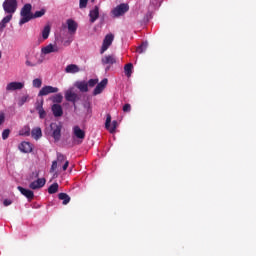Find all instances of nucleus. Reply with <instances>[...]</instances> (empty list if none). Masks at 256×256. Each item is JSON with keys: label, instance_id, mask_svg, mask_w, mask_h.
<instances>
[{"label": "nucleus", "instance_id": "1", "mask_svg": "<svg viewBox=\"0 0 256 256\" xmlns=\"http://www.w3.org/2000/svg\"><path fill=\"white\" fill-rule=\"evenodd\" d=\"M32 9H33V6L31 4H25L22 7L20 11L21 19L19 21V25H23L32 20V16H33Z\"/></svg>", "mask_w": 256, "mask_h": 256}, {"label": "nucleus", "instance_id": "2", "mask_svg": "<svg viewBox=\"0 0 256 256\" xmlns=\"http://www.w3.org/2000/svg\"><path fill=\"white\" fill-rule=\"evenodd\" d=\"M50 128H51L52 137L54 138V140L56 142L60 141L62 137V129H63L62 123H51Z\"/></svg>", "mask_w": 256, "mask_h": 256}, {"label": "nucleus", "instance_id": "3", "mask_svg": "<svg viewBox=\"0 0 256 256\" xmlns=\"http://www.w3.org/2000/svg\"><path fill=\"white\" fill-rule=\"evenodd\" d=\"M3 9L5 13L13 14L18 9V1L17 0H5L3 2Z\"/></svg>", "mask_w": 256, "mask_h": 256}, {"label": "nucleus", "instance_id": "4", "mask_svg": "<svg viewBox=\"0 0 256 256\" xmlns=\"http://www.w3.org/2000/svg\"><path fill=\"white\" fill-rule=\"evenodd\" d=\"M44 62V58L39 53L35 54L30 59L26 60L25 64L28 67H36Z\"/></svg>", "mask_w": 256, "mask_h": 256}, {"label": "nucleus", "instance_id": "5", "mask_svg": "<svg viewBox=\"0 0 256 256\" xmlns=\"http://www.w3.org/2000/svg\"><path fill=\"white\" fill-rule=\"evenodd\" d=\"M129 11V5L128 4H120L116 8H114L111 13L114 17H119L125 15Z\"/></svg>", "mask_w": 256, "mask_h": 256}, {"label": "nucleus", "instance_id": "6", "mask_svg": "<svg viewBox=\"0 0 256 256\" xmlns=\"http://www.w3.org/2000/svg\"><path fill=\"white\" fill-rule=\"evenodd\" d=\"M114 39L115 36L113 34H108L105 36L100 50L101 54H104L110 48V46L113 44Z\"/></svg>", "mask_w": 256, "mask_h": 256}, {"label": "nucleus", "instance_id": "7", "mask_svg": "<svg viewBox=\"0 0 256 256\" xmlns=\"http://www.w3.org/2000/svg\"><path fill=\"white\" fill-rule=\"evenodd\" d=\"M102 65H109L106 67L105 71H109L111 66L117 63L116 55H106L101 59Z\"/></svg>", "mask_w": 256, "mask_h": 256}, {"label": "nucleus", "instance_id": "8", "mask_svg": "<svg viewBox=\"0 0 256 256\" xmlns=\"http://www.w3.org/2000/svg\"><path fill=\"white\" fill-rule=\"evenodd\" d=\"M65 99H66V101L72 102L74 108H77L76 103H77V101L81 100V97L77 93H75L71 90H67L65 92Z\"/></svg>", "mask_w": 256, "mask_h": 256}, {"label": "nucleus", "instance_id": "9", "mask_svg": "<svg viewBox=\"0 0 256 256\" xmlns=\"http://www.w3.org/2000/svg\"><path fill=\"white\" fill-rule=\"evenodd\" d=\"M66 25L68 29V33L71 35H75L77 33V30L79 28V24L73 20V19H68L66 20Z\"/></svg>", "mask_w": 256, "mask_h": 256}, {"label": "nucleus", "instance_id": "10", "mask_svg": "<svg viewBox=\"0 0 256 256\" xmlns=\"http://www.w3.org/2000/svg\"><path fill=\"white\" fill-rule=\"evenodd\" d=\"M108 83H109V80L107 78H104L100 83H97V86L93 91V95L97 96L101 94L106 89Z\"/></svg>", "mask_w": 256, "mask_h": 256}, {"label": "nucleus", "instance_id": "11", "mask_svg": "<svg viewBox=\"0 0 256 256\" xmlns=\"http://www.w3.org/2000/svg\"><path fill=\"white\" fill-rule=\"evenodd\" d=\"M59 88L58 87H53V86H45L42 87L41 90L39 91L38 96H47L51 93H58Z\"/></svg>", "mask_w": 256, "mask_h": 256}, {"label": "nucleus", "instance_id": "12", "mask_svg": "<svg viewBox=\"0 0 256 256\" xmlns=\"http://www.w3.org/2000/svg\"><path fill=\"white\" fill-rule=\"evenodd\" d=\"M25 87L24 82H10L6 86V91H16L21 90Z\"/></svg>", "mask_w": 256, "mask_h": 256}, {"label": "nucleus", "instance_id": "13", "mask_svg": "<svg viewBox=\"0 0 256 256\" xmlns=\"http://www.w3.org/2000/svg\"><path fill=\"white\" fill-rule=\"evenodd\" d=\"M46 185V179L45 178H38L36 181L29 184V188L33 190H37L39 188H42Z\"/></svg>", "mask_w": 256, "mask_h": 256}, {"label": "nucleus", "instance_id": "14", "mask_svg": "<svg viewBox=\"0 0 256 256\" xmlns=\"http://www.w3.org/2000/svg\"><path fill=\"white\" fill-rule=\"evenodd\" d=\"M17 189L20 191L22 195H24L29 201L33 200L35 194L32 190L26 189L24 187L18 186Z\"/></svg>", "mask_w": 256, "mask_h": 256}, {"label": "nucleus", "instance_id": "15", "mask_svg": "<svg viewBox=\"0 0 256 256\" xmlns=\"http://www.w3.org/2000/svg\"><path fill=\"white\" fill-rule=\"evenodd\" d=\"M59 47L57 45H53V44H49L48 46L46 47H43L41 49V52L44 54V55H47V54H50V53H57L59 52Z\"/></svg>", "mask_w": 256, "mask_h": 256}, {"label": "nucleus", "instance_id": "16", "mask_svg": "<svg viewBox=\"0 0 256 256\" xmlns=\"http://www.w3.org/2000/svg\"><path fill=\"white\" fill-rule=\"evenodd\" d=\"M89 17L91 23L96 22L100 17V8L98 6H95V8L90 11Z\"/></svg>", "mask_w": 256, "mask_h": 256}, {"label": "nucleus", "instance_id": "17", "mask_svg": "<svg viewBox=\"0 0 256 256\" xmlns=\"http://www.w3.org/2000/svg\"><path fill=\"white\" fill-rule=\"evenodd\" d=\"M51 110L55 117H61L64 114L63 107L60 104H53Z\"/></svg>", "mask_w": 256, "mask_h": 256}, {"label": "nucleus", "instance_id": "18", "mask_svg": "<svg viewBox=\"0 0 256 256\" xmlns=\"http://www.w3.org/2000/svg\"><path fill=\"white\" fill-rule=\"evenodd\" d=\"M75 87L80 92H89L88 82H86V81H78V82H76L75 83Z\"/></svg>", "mask_w": 256, "mask_h": 256}, {"label": "nucleus", "instance_id": "19", "mask_svg": "<svg viewBox=\"0 0 256 256\" xmlns=\"http://www.w3.org/2000/svg\"><path fill=\"white\" fill-rule=\"evenodd\" d=\"M19 150L24 153H29L33 151L32 145L29 142H22L19 145Z\"/></svg>", "mask_w": 256, "mask_h": 256}, {"label": "nucleus", "instance_id": "20", "mask_svg": "<svg viewBox=\"0 0 256 256\" xmlns=\"http://www.w3.org/2000/svg\"><path fill=\"white\" fill-rule=\"evenodd\" d=\"M80 71H81L80 67L75 64H70V65L66 66V68H65V72L69 73V74H76Z\"/></svg>", "mask_w": 256, "mask_h": 256}, {"label": "nucleus", "instance_id": "21", "mask_svg": "<svg viewBox=\"0 0 256 256\" xmlns=\"http://www.w3.org/2000/svg\"><path fill=\"white\" fill-rule=\"evenodd\" d=\"M73 133H74V135H75L77 138H79V139H81V140H84L85 137H86L85 131H83L79 126H75V127L73 128Z\"/></svg>", "mask_w": 256, "mask_h": 256}, {"label": "nucleus", "instance_id": "22", "mask_svg": "<svg viewBox=\"0 0 256 256\" xmlns=\"http://www.w3.org/2000/svg\"><path fill=\"white\" fill-rule=\"evenodd\" d=\"M58 198L63 201V205H68L71 202V197L67 193H59Z\"/></svg>", "mask_w": 256, "mask_h": 256}, {"label": "nucleus", "instance_id": "23", "mask_svg": "<svg viewBox=\"0 0 256 256\" xmlns=\"http://www.w3.org/2000/svg\"><path fill=\"white\" fill-rule=\"evenodd\" d=\"M36 110L38 111L40 119H44L47 116V113L45 109L43 108V102L36 107Z\"/></svg>", "mask_w": 256, "mask_h": 256}, {"label": "nucleus", "instance_id": "24", "mask_svg": "<svg viewBox=\"0 0 256 256\" xmlns=\"http://www.w3.org/2000/svg\"><path fill=\"white\" fill-rule=\"evenodd\" d=\"M31 135L35 140H38L42 137V129L41 128H35L31 131Z\"/></svg>", "mask_w": 256, "mask_h": 256}, {"label": "nucleus", "instance_id": "25", "mask_svg": "<svg viewBox=\"0 0 256 256\" xmlns=\"http://www.w3.org/2000/svg\"><path fill=\"white\" fill-rule=\"evenodd\" d=\"M124 73L127 77H131V74H133V64L128 63L124 66Z\"/></svg>", "mask_w": 256, "mask_h": 256}, {"label": "nucleus", "instance_id": "26", "mask_svg": "<svg viewBox=\"0 0 256 256\" xmlns=\"http://www.w3.org/2000/svg\"><path fill=\"white\" fill-rule=\"evenodd\" d=\"M63 99H64V96L60 93L50 97V100L53 102V103H62L63 102Z\"/></svg>", "mask_w": 256, "mask_h": 256}, {"label": "nucleus", "instance_id": "27", "mask_svg": "<svg viewBox=\"0 0 256 256\" xmlns=\"http://www.w3.org/2000/svg\"><path fill=\"white\" fill-rule=\"evenodd\" d=\"M148 47H149V43L144 42L136 48V52L139 53V54L145 53V51H147Z\"/></svg>", "mask_w": 256, "mask_h": 256}, {"label": "nucleus", "instance_id": "28", "mask_svg": "<svg viewBox=\"0 0 256 256\" xmlns=\"http://www.w3.org/2000/svg\"><path fill=\"white\" fill-rule=\"evenodd\" d=\"M51 33V27L49 25L45 26L42 30V38L44 40L48 39Z\"/></svg>", "mask_w": 256, "mask_h": 256}, {"label": "nucleus", "instance_id": "29", "mask_svg": "<svg viewBox=\"0 0 256 256\" xmlns=\"http://www.w3.org/2000/svg\"><path fill=\"white\" fill-rule=\"evenodd\" d=\"M46 9H41L40 11H36L34 14H32L31 20L36 18H41L46 14Z\"/></svg>", "mask_w": 256, "mask_h": 256}, {"label": "nucleus", "instance_id": "30", "mask_svg": "<svg viewBox=\"0 0 256 256\" xmlns=\"http://www.w3.org/2000/svg\"><path fill=\"white\" fill-rule=\"evenodd\" d=\"M59 191V184L58 183H53L52 185H50V187L48 188V193L49 194H55Z\"/></svg>", "mask_w": 256, "mask_h": 256}, {"label": "nucleus", "instance_id": "31", "mask_svg": "<svg viewBox=\"0 0 256 256\" xmlns=\"http://www.w3.org/2000/svg\"><path fill=\"white\" fill-rule=\"evenodd\" d=\"M118 128V121L114 120L112 122V125L109 126V128H107V130L111 133V134H114L116 132Z\"/></svg>", "mask_w": 256, "mask_h": 256}, {"label": "nucleus", "instance_id": "32", "mask_svg": "<svg viewBox=\"0 0 256 256\" xmlns=\"http://www.w3.org/2000/svg\"><path fill=\"white\" fill-rule=\"evenodd\" d=\"M20 134L23 136H30L31 134V129L29 126L23 127V129L20 131Z\"/></svg>", "mask_w": 256, "mask_h": 256}, {"label": "nucleus", "instance_id": "33", "mask_svg": "<svg viewBox=\"0 0 256 256\" xmlns=\"http://www.w3.org/2000/svg\"><path fill=\"white\" fill-rule=\"evenodd\" d=\"M43 84L42 79H34L33 80V87L35 88H41Z\"/></svg>", "mask_w": 256, "mask_h": 256}, {"label": "nucleus", "instance_id": "34", "mask_svg": "<svg viewBox=\"0 0 256 256\" xmlns=\"http://www.w3.org/2000/svg\"><path fill=\"white\" fill-rule=\"evenodd\" d=\"M99 83V79H90L87 84L88 87L94 88Z\"/></svg>", "mask_w": 256, "mask_h": 256}, {"label": "nucleus", "instance_id": "35", "mask_svg": "<svg viewBox=\"0 0 256 256\" xmlns=\"http://www.w3.org/2000/svg\"><path fill=\"white\" fill-rule=\"evenodd\" d=\"M28 99H29V95L22 96L19 99L18 105L23 106L28 101Z\"/></svg>", "mask_w": 256, "mask_h": 256}, {"label": "nucleus", "instance_id": "36", "mask_svg": "<svg viewBox=\"0 0 256 256\" xmlns=\"http://www.w3.org/2000/svg\"><path fill=\"white\" fill-rule=\"evenodd\" d=\"M111 122H112V116L111 114H107L106 122H105L106 129H110Z\"/></svg>", "mask_w": 256, "mask_h": 256}, {"label": "nucleus", "instance_id": "37", "mask_svg": "<svg viewBox=\"0 0 256 256\" xmlns=\"http://www.w3.org/2000/svg\"><path fill=\"white\" fill-rule=\"evenodd\" d=\"M66 160V156L62 153H57V163L61 164Z\"/></svg>", "mask_w": 256, "mask_h": 256}, {"label": "nucleus", "instance_id": "38", "mask_svg": "<svg viewBox=\"0 0 256 256\" xmlns=\"http://www.w3.org/2000/svg\"><path fill=\"white\" fill-rule=\"evenodd\" d=\"M11 130L10 129H5L2 132V139L7 140L10 136Z\"/></svg>", "mask_w": 256, "mask_h": 256}, {"label": "nucleus", "instance_id": "39", "mask_svg": "<svg viewBox=\"0 0 256 256\" xmlns=\"http://www.w3.org/2000/svg\"><path fill=\"white\" fill-rule=\"evenodd\" d=\"M88 2H89V0H80V2H79V8H80V9L87 8Z\"/></svg>", "mask_w": 256, "mask_h": 256}, {"label": "nucleus", "instance_id": "40", "mask_svg": "<svg viewBox=\"0 0 256 256\" xmlns=\"http://www.w3.org/2000/svg\"><path fill=\"white\" fill-rule=\"evenodd\" d=\"M5 121H6V114H5L3 111H1V112H0V126H1L2 124H4Z\"/></svg>", "mask_w": 256, "mask_h": 256}, {"label": "nucleus", "instance_id": "41", "mask_svg": "<svg viewBox=\"0 0 256 256\" xmlns=\"http://www.w3.org/2000/svg\"><path fill=\"white\" fill-rule=\"evenodd\" d=\"M58 168V161H53L50 172H54Z\"/></svg>", "mask_w": 256, "mask_h": 256}, {"label": "nucleus", "instance_id": "42", "mask_svg": "<svg viewBox=\"0 0 256 256\" xmlns=\"http://www.w3.org/2000/svg\"><path fill=\"white\" fill-rule=\"evenodd\" d=\"M13 18V15H7L5 18L2 19L4 23H9Z\"/></svg>", "mask_w": 256, "mask_h": 256}, {"label": "nucleus", "instance_id": "43", "mask_svg": "<svg viewBox=\"0 0 256 256\" xmlns=\"http://www.w3.org/2000/svg\"><path fill=\"white\" fill-rule=\"evenodd\" d=\"M124 112H131V104H125L122 108Z\"/></svg>", "mask_w": 256, "mask_h": 256}, {"label": "nucleus", "instance_id": "44", "mask_svg": "<svg viewBox=\"0 0 256 256\" xmlns=\"http://www.w3.org/2000/svg\"><path fill=\"white\" fill-rule=\"evenodd\" d=\"M12 203H13V201H12V200H9V199H5V200L3 201V205H4V206H10Z\"/></svg>", "mask_w": 256, "mask_h": 256}, {"label": "nucleus", "instance_id": "45", "mask_svg": "<svg viewBox=\"0 0 256 256\" xmlns=\"http://www.w3.org/2000/svg\"><path fill=\"white\" fill-rule=\"evenodd\" d=\"M6 23H4L3 21L0 22V32H2L5 28H6Z\"/></svg>", "mask_w": 256, "mask_h": 256}, {"label": "nucleus", "instance_id": "46", "mask_svg": "<svg viewBox=\"0 0 256 256\" xmlns=\"http://www.w3.org/2000/svg\"><path fill=\"white\" fill-rule=\"evenodd\" d=\"M69 164H70V162L69 161H65V163H64V165H63V171H66L67 169H68V167H69Z\"/></svg>", "mask_w": 256, "mask_h": 256}, {"label": "nucleus", "instance_id": "47", "mask_svg": "<svg viewBox=\"0 0 256 256\" xmlns=\"http://www.w3.org/2000/svg\"><path fill=\"white\" fill-rule=\"evenodd\" d=\"M32 176H34L35 178H38L39 177V172H37V171L33 172Z\"/></svg>", "mask_w": 256, "mask_h": 256}, {"label": "nucleus", "instance_id": "48", "mask_svg": "<svg viewBox=\"0 0 256 256\" xmlns=\"http://www.w3.org/2000/svg\"><path fill=\"white\" fill-rule=\"evenodd\" d=\"M2 58V52L0 51V59Z\"/></svg>", "mask_w": 256, "mask_h": 256}, {"label": "nucleus", "instance_id": "49", "mask_svg": "<svg viewBox=\"0 0 256 256\" xmlns=\"http://www.w3.org/2000/svg\"><path fill=\"white\" fill-rule=\"evenodd\" d=\"M95 0H92V2H94Z\"/></svg>", "mask_w": 256, "mask_h": 256}]
</instances>
